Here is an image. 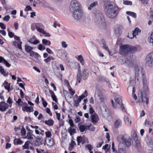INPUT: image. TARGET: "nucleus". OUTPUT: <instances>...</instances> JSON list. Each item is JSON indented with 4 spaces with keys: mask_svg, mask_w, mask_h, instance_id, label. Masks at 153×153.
Listing matches in <instances>:
<instances>
[{
    "mask_svg": "<svg viewBox=\"0 0 153 153\" xmlns=\"http://www.w3.org/2000/svg\"><path fill=\"white\" fill-rule=\"evenodd\" d=\"M103 7L106 16L109 18L114 19L119 13V7L113 1H105Z\"/></svg>",
    "mask_w": 153,
    "mask_h": 153,
    "instance_id": "obj_1",
    "label": "nucleus"
},
{
    "mask_svg": "<svg viewBox=\"0 0 153 153\" xmlns=\"http://www.w3.org/2000/svg\"><path fill=\"white\" fill-rule=\"evenodd\" d=\"M142 77L143 87L141 91L138 94V101L140 102H146V104H148L149 103V100L148 97H147V95L149 91L148 86V82L145 74H143V76Z\"/></svg>",
    "mask_w": 153,
    "mask_h": 153,
    "instance_id": "obj_2",
    "label": "nucleus"
},
{
    "mask_svg": "<svg viewBox=\"0 0 153 153\" xmlns=\"http://www.w3.org/2000/svg\"><path fill=\"white\" fill-rule=\"evenodd\" d=\"M94 14L95 23L99 26H104L105 25V21L104 17L101 12L99 10H97Z\"/></svg>",
    "mask_w": 153,
    "mask_h": 153,
    "instance_id": "obj_3",
    "label": "nucleus"
},
{
    "mask_svg": "<svg viewBox=\"0 0 153 153\" xmlns=\"http://www.w3.org/2000/svg\"><path fill=\"white\" fill-rule=\"evenodd\" d=\"M88 76L89 73L87 69H83L82 72L79 71V72H78L77 73L76 79L78 82L80 83L82 78L84 80L86 79Z\"/></svg>",
    "mask_w": 153,
    "mask_h": 153,
    "instance_id": "obj_4",
    "label": "nucleus"
},
{
    "mask_svg": "<svg viewBox=\"0 0 153 153\" xmlns=\"http://www.w3.org/2000/svg\"><path fill=\"white\" fill-rule=\"evenodd\" d=\"M134 71L135 73V77L136 80H137L139 81L140 80V76H143L142 68L140 66H135L134 67Z\"/></svg>",
    "mask_w": 153,
    "mask_h": 153,
    "instance_id": "obj_5",
    "label": "nucleus"
},
{
    "mask_svg": "<svg viewBox=\"0 0 153 153\" xmlns=\"http://www.w3.org/2000/svg\"><path fill=\"white\" fill-rule=\"evenodd\" d=\"M70 9L72 12L81 9L80 4L76 0H73L71 2Z\"/></svg>",
    "mask_w": 153,
    "mask_h": 153,
    "instance_id": "obj_6",
    "label": "nucleus"
},
{
    "mask_svg": "<svg viewBox=\"0 0 153 153\" xmlns=\"http://www.w3.org/2000/svg\"><path fill=\"white\" fill-rule=\"evenodd\" d=\"M146 65L149 67L153 66V51L149 53L145 59Z\"/></svg>",
    "mask_w": 153,
    "mask_h": 153,
    "instance_id": "obj_7",
    "label": "nucleus"
},
{
    "mask_svg": "<svg viewBox=\"0 0 153 153\" xmlns=\"http://www.w3.org/2000/svg\"><path fill=\"white\" fill-rule=\"evenodd\" d=\"M73 16L76 19L79 20L81 19L83 15V12L81 9L73 12Z\"/></svg>",
    "mask_w": 153,
    "mask_h": 153,
    "instance_id": "obj_8",
    "label": "nucleus"
},
{
    "mask_svg": "<svg viewBox=\"0 0 153 153\" xmlns=\"http://www.w3.org/2000/svg\"><path fill=\"white\" fill-rule=\"evenodd\" d=\"M57 56L63 60H65L67 59L68 53L64 50H57L56 51Z\"/></svg>",
    "mask_w": 153,
    "mask_h": 153,
    "instance_id": "obj_9",
    "label": "nucleus"
},
{
    "mask_svg": "<svg viewBox=\"0 0 153 153\" xmlns=\"http://www.w3.org/2000/svg\"><path fill=\"white\" fill-rule=\"evenodd\" d=\"M120 50L121 54H125L126 56H129L128 45H126L121 46L120 47Z\"/></svg>",
    "mask_w": 153,
    "mask_h": 153,
    "instance_id": "obj_10",
    "label": "nucleus"
},
{
    "mask_svg": "<svg viewBox=\"0 0 153 153\" xmlns=\"http://www.w3.org/2000/svg\"><path fill=\"white\" fill-rule=\"evenodd\" d=\"M33 48L28 45H25V50L26 52L29 53L30 56H33L34 55L35 52L32 51Z\"/></svg>",
    "mask_w": 153,
    "mask_h": 153,
    "instance_id": "obj_11",
    "label": "nucleus"
},
{
    "mask_svg": "<svg viewBox=\"0 0 153 153\" xmlns=\"http://www.w3.org/2000/svg\"><path fill=\"white\" fill-rule=\"evenodd\" d=\"M95 97H98V99L100 100L101 102H102L104 100V97L102 94L101 92L99 90H97L95 93Z\"/></svg>",
    "mask_w": 153,
    "mask_h": 153,
    "instance_id": "obj_12",
    "label": "nucleus"
},
{
    "mask_svg": "<svg viewBox=\"0 0 153 153\" xmlns=\"http://www.w3.org/2000/svg\"><path fill=\"white\" fill-rule=\"evenodd\" d=\"M118 149L119 153H126V148L123 143H120L118 146Z\"/></svg>",
    "mask_w": 153,
    "mask_h": 153,
    "instance_id": "obj_13",
    "label": "nucleus"
},
{
    "mask_svg": "<svg viewBox=\"0 0 153 153\" xmlns=\"http://www.w3.org/2000/svg\"><path fill=\"white\" fill-rule=\"evenodd\" d=\"M8 105L4 102H0V110L1 111H5L8 108Z\"/></svg>",
    "mask_w": 153,
    "mask_h": 153,
    "instance_id": "obj_14",
    "label": "nucleus"
},
{
    "mask_svg": "<svg viewBox=\"0 0 153 153\" xmlns=\"http://www.w3.org/2000/svg\"><path fill=\"white\" fill-rule=\"evenodd\" d=\"M91 119L92 123L95 124L97 123L99 120L98 115L95 113L91 115Z\"/></svg>",
    "mask_w": 153,
    "mask_h": 153,
    "instance_id": "obj_15",
    "label": "nucleus"
},
{
    "mask_svg": "<svg viewBox=\"0 0 153 153\" xmlns=\"http://www.w3.org/2000/svg\"><path fill=\"white\" fill-rule=\"evenodd\" d=\"M140 32V30L137 27L135 28L134 30L133 31L132 36V37H130L129 36H128L127 37L130 39H133L137 35H138V33Z\"/></svg>",
    "mask_w": 153,
    "mask_h": 153,
    "instance_id": "obj_16",
    "label": "nucleus"
},
{
    "mask_svg": "<svg viewBox=\"0 0 153 153\" xmlns=\"http://www.w3.org/2000/svg\"><path fill=\"white\" fill-rule=\"evenodd\" d=\"M43 140L42 137L38 136L36 137V143L35 145L39 146L42 144Z\"/></svg>",
    "mask_w": 153,
    "mask_h": 153,
    "instance_id": "obj_17",
    "label": "nucleus"
},
{
    "mask_svg": "<svg viewBox=\"0 0 153 153\" xmlns=\"http://www.w3.org/2000/svg\"><path fill=\"white\" fill-rule=\"evenodd\" d=\"M129 56H131V53H134L137 50V48L133 46L128 45Z\"/></svg>",
    "mask_w": 153,
    "mask_h": 153,
    "instance_id": "obj_18",
    "label": "nucleus"
},
{
    "mask_svg": "<svg viewBox=\"0 0 153 153\" xmlns=\"http://www.w3.org/2000/svg\"><path fill=\"white\" fill-rule=\"evenodd\" d=\"M46 142L47 145L51 146L54 144L53 140L52 138H48L46 140Z\"/></svg>",
    "mask_w": 153,
    "mask_h": 153,
    "instance_id": "obj_19",
    "label": "nucleus"
},
{
    "mask_svg": "<svg viewBox=\"0 0 153 153\" xmlns=\"http://www.w3.org/2000/svg\"><path fill=\"white\" fill-rule=\"evenodd\" d=\"M121 32V27L120 26H116L115 28L114 33L117 36H119Z\"/></svg>",
    "mask_w": 153,
    "mask_h": 153,
    "instance_id": "obj_20",
    "label": "nucleus"
},
{
    "mask_svg": "<svg viewBox=\"0 0 153 153\" xmlns=\"http://www.w3.org/2000/svg\"><path fill=\"white\" fill-rule=\"evenodd\" d=\"M98 3L97 1H95L91 3L88 6V9L90 10L93 9L97 5Z\"/></svg>",
    "mask_w": 153,
    "mask_h": 153,
    "instance_id": "obj_21",
    "label": "nucleus"
},
{
    "mask_svg": "<svg viewBox=\"0 0 153 153\" xmlns=\"http://www.w3.org/2000/svg\"><path fill=\"white\" fill-rule=\"evenodd\" d=\"M122 123V122L121 120L120 119H118L115 122L114 127L116 128H118L121 126Z\"/></svg>",
    "mask_w": 153,
    "mask_h": 153,
    "instance_id": "obj_22",
    "label": "nucleus"
},
{
    "mask_svg": "<svg viewBox=\"0 0 153 153\" xmlns=\"http://www.w3.org/2000/svg\"><path fill=\"white\" fill-rule=\"evenodd\" d=\"M82 22L85 24H87L90 22V18L88 16H85L82 19Z\"/></svg>",
    "mask_w": 153,
    "mask_h": 153,
    "instance_id": "obj_23",
    "label": "nucleus"
},
{
    "mask_svg": "<svg viewBox=\"0 0 153 153\" xmlns=\"http://www.w3.org/2000/svg\"><path fill=\"white\" fill-rule=\"evenodd\" d=\"M54 122L53 120L49 119L45 121V123L49 126H52L53 125Z\"/></svg>",
    "mask_w": 153,
    "mask_h": 153,
    "instance_id": "obj_24",
    "label": "nucleus"
},
{
    "mask_svg": "<svg viewBox=\"0 0 153 153\" xmlns=\"http://www.w3.org/2000/svg\"><path fill=\"white\" fill-rule=\"evenodd\" d=\"M3 85L5 89L7 90L8 92H9L10 89V84L8 83V82L6 81H5L3 83Z\"/></svg>",
    "mask_w": 153,
    "mask_h": 153,
    "instance_id": "obj_25",
    "label": "nucleus"
},
{
    "mask_svg": "<svg viewBox=\"0 0 153 153\" xmlns=\"http://www.w3.org/2000/svg\"><path fill=\"white\" fill-rule=\"evenodd\" d=\"M70 127L68 129V131L71 135H72L74 133H76V129Z\"/></svg>",
    "mask_w": 153,
    "mask_h": 153,
    "instance_id": "obj_26",
    "label": "nucleus"
},
{
    "mask_svg": "<svg viewBox=\"0 0 153 153\" xmlns=\"http://www.w3.org/2000/svg\"><path fill=\"white\" fill-rule=\"evenodd\" d=\"M117 139L118 141L120 142V143H121L122 141L124 142L126 141V139H125L124 136L122 135H119L117 137Z\"/></svg>",
    "mask_w": 153,
    "mask_h": 153,
    "instance_id": "obj_27",
    "label": "nucleus"
},
{
    "mask_svg": "<svg viewBox=\"0 0 153 153\" xmlns=\"http://www.w3.org/2000/svg\"><path fill=\"white\" fill-rule=\"evenodd\" d=\"M14 143L15 145H21L23 143L22 141L20 139H15L14 140Z\"/></svg>",
    "mask_w": 153,
    "mask_h": 153,
    "instance_id": "obj_28",
    "label": "nucleus"
},
{
    "mask_svg": "<svg viewBox=\"0 0 153 153\" xmlns=\"http://www.w3.org/2000/svg\"><path fill=\"white\" fill-rule=\"evenodd\" d=\"M124 120L126 124L128 126H130L131 123V121L129 120L128 116H126L124 117Z\"/></svg>",
    "mask_w": 153,
    "mask_h": 153,
    "instance_id": "obj_29",
    "label": "nucleus"
},
{
    "mask_svg": "<svg viewBox=\"0 0 153 153\" xmlns=\"http://www.w3.org/2000/svg\"><path fill=\"white\" fill-rule=\"evenodd\" d=\"M0 72L4 76H7L8 74V73H6L4 71V69L1 66H0Z\"/></svg>",
    "mask_w": 153,
    "mask_h": 153,
    "instance_id": "obj_30",
    "label": "nucleus"
},
{
    "mask_svg": "<svg viewBox=\"0 0 153 153\" xmlns=\"http://www.w3.org/2000/svg\"><path fill=\"white\" fill-rule=\"evenodd\" d=\"M114 100L119 105H120L122 103L121 99L118 96H116L114 98Z\"/></svg>",
    "mask_w": 153,
    "mask_h": 153,
    "instance_id": "obj_31",
    "label": "nucleus"
},
{
    "mask_svg": "<svg viewBox=\"0 0 153 153\" xmlns=\"http://www.w3.org/2000/svg\"><path fill=\"white\" fill-rule=\"evenodd\" d=\"M77 59L83 65L84 64V59L82 56L81 55H79L77 56Z\"/></svg>",
    "mask_w": 153,
    "mask_h": 153,
    "instance_id": "obj_32",
    "label": "nucleus"
},
{
    "mask_svg": "<svg viewBox=\"0 0 153 153\" xmlns=\"http://www.w3.org/2000/svg\"><path fill=\"white\" fill-rule=\"evenodd\" d=\"M126 13L134 18H136V14L133 12L131 11H127L126 12Z\"/></svg>",
    "mask_w": 153,
    "mask_h": 153,
    "instance_id": "obj_33",
    "label": "nucleus"
},
{
    "mask_svg": "<svg viewBox=\"0 0 153 153\" xmlns=\"http://www.w3.org/2000/svg\"><path fill=\"white\" fill-rule=\"evenodd\" d=\"M148 42L149 43H152L153 45V32L151 34L148 38Z\"/></svg>",
    "mask_w": 153,
    "mask_h": 153,
    "instance_id": "obj_34",
    "label": "nucleus"
},
{
    "mask_svg": "<svg viewBox=\"0 0 153 153\" xmlns=\"http://www.w3.org/2000/svg\"><path fill=\"white\" fill-rule=\"evenodd\" d=\"M42 43L44 45H50L51 44V42L50 41L45 39H42Z\"/></svg>",
    "mask_w": 153,
    "mask_h": 153,
    "instance_id": "obj_35",
    "label": "nucleus"
},
{
    "mask_svg": "<svg viewBox=\"0 0 153 153\" xmlns=\"http://www.w3.org/2000/svg\"><path fill=\"white\" fill-rule=\"evenodd\" d=\"M131 139L130 138H128L127 140L126 139V141L124 142L126 144V146L128 147L130 146L131 145Z\"/></svg>",
    "mask_w": 153,
    "mask_h": 153,
    "instance_id": "obj_36",
    "label": "nucleus"
},
{
    "mask_svg": "<svg viewBox=\"0 0 153 153\" xmlns=\"http://www.w3.org/2000/svg\"><path fill=\"white\" fill-rule=\"evenodd\" d=\"M79 129L80 131L82 132H84L86 128V126L84 125H80L79 127Z\"/></svg>",
    "mask_w": 153,
    "mask_h": 153,
    "instance_id": "obj_37",
    "label": "nucleus"
},
{
    "mask_svg": "<svg viewBox=\"0 0 153 153\" xmlns=\"http://www.w3.org/2000/svg\"><path fill=\"white\" fill-rule=\"evenodd\" d=\"M30 143V141H27L26 142L24 145L22 146L23 148L24 149H28Z\"/></svg>",
    "mask_w": 153,
    "mask_h": 153,
    "instance_id": "obj_38",
    "label": "nucleus"
},
{
    "mask_svg": "<svg viewBox=\"0 0 153 153\" xmlns=\"http://www.w3.org/2000/svg\"><path fill=\"white\" fill-rule=\"evenodd\" d=\"M54 58L52 56H49L44 60V61L46 63H48L50 62L51 60H54Z\"/></svg>",
    "mask_w": 153,
    "mask_h": 153,
    "instance_id": "obj_39",
    "label": "nucleus"
},
{
    "mask_svg": "<svg viewBox=\"0 0 153 153\" xmlns=\"http://www.w3.org/2000/svg\"><path fill=\"white\" fill-rule=\"evenodd\" d=\"M125 63L128 66H130L132 63V61L131 60L127 59L125 60Z\"/></svg>",
    "mask_w": 153,
    "mask_h": 153,
    "instance_id": "obj_40",
    "label": "nucleus"
},
{
    "mask_svg": "<svg viewBox=\"0 0 153 153\" xmlns=\"http://www.w3.org/2000/svg\"><path fill=\"white\" fill-rule=\"evenodd\" d=\"M51 96L53 100L54 101L57 102V99L56 97L54 94V93L53 92L51 94Z\"/></svg>",
    "mask_w": 153,
    "mask_h": 153,
    "instance_id": "obj_41",
    "label": "nucleus"
},
{
    "mask_svg": "<svg viewBox=\"0 0 153 153\" xmlns=\"http://www.w3.org/2000/svg\"><path fill=\"white\" fill-rule=\"evenodd\" d=\"M77 145H79L80 143L82 142V138L81 136H79L77 138Z\"/></svg>",
    "mask_w": 153,
    "mask_h": 153,
    "instance_id": "obj_42",
    "label": "nucleus"
},
{
    "mask_svg": "<svg viewBox=\"0 0 153 153\" xmlns=\"http://www.w3.org/2000/svg\"><path fill=\"white\" fill-rule=\"evenodd\" d=\"M26 138H27V139L32 140L33 139V138L32 134H30V133H27Z\"/></svg>",
    "mask_w": 153,
    "mask_h": 153,
    "instance_id": "obj_43",
    "label": "nucleus"
},
{
    "mask_svg": "<svg viewBox=\"0 0 153 153\" xmlns=\"http://www.w3.org/2000/svg\"><path fill=\"white\" fill-rule=\"evenodd\" d=\"M55 75L57 77L59 78L60 79H61L62 78V74L60 73L59 72L57 71L55 72Z\"/></svg>",
    "mask_w": 153,
    "mask_h": 153,
    "instance_id": "obj_44",
    "label": "nucleus"
},
{
    "mask_svg": "<svg viewBox=\"0 0 153 153\" xmlns=\"http://www.w3.org/2000/svg\"><path fill=\"white\" fill-rule=\"evenodd\" d=\"M123 4L125 5H131L132 4V2L131 1H129L126 0L123 1Z\"/></svg>",
    "mask_w": 153,
    "mask_h": 153,
    "instance_id": "obj_45",
    "label": "nucleus"
},
{
    "mask_svg": "<svg viewBox=\"0 0 153 153\" xmlns=\"http://www.w3.org/2000/svg\"><path fill=\"white\" fill-rule=\"evenodd\" d=\"M36 28L37 30L40 33H41L43 34L44 33H45V31L43 29H41L38 27H36Z\"/></svg>",
    "mask_w": 153,
    "mask_h": 153,
    "instance_id": "obj_46",
    "label": "nucleus"
},
{
    "mask_svg": "<svg viewBox=\"0 0 153 153\" xmlns=\"http://www.w3.org/2000/svg\"><path fill=\"white\" fill-rule=\"evenodd\" d=\"M134 141L136 143V145L137 146H138L139 145L140 141L138 140V137H136L134 138H133Z\"/></svg>",
    "mask_w": 153,
    "mask_h": 153,
    "instance_id": "obj_47",
    "label": "nucleus"
},
{
    "mask_svg": "<svg viewBox=\"0 0 153 153\" xmlns=\"http://www.w3.org/2000/svg\"><path fill=\"white\" fill-rule=\"evenodd\" d=\"M102 44L103 45V47L106 50L108 51V46L106 45L105 42L104 41H102Z\"/></svg>",
    "mask_w": 153,
    "mask_h": 153,
    "instance_id": "obj_48",
    "label": "nucleus"
},
{
    "mask_svg": "<svg viewBox=\"0 0 153 153\" xmlns=\"http://www.w3.org/2000/svg\"><path fill=\"white\" fill-rule=\"evenodd\" d=\"M21 134L23 136H24L25 135L26 131L25 129L24 128H23L21 129Z\"/></svg>",
    "mask_w": 153,
    "mask_h": 153,
    "instance_id": "obj_49",
    "label": "nucleus"
},
{
    "mask_svg": "<svg viewBox=\"0 0 153 153\" xmlns=\"http://www.w3.org/2000/svg\"><path fill=\"white\" fill-rule=\"evenodd\" d=\"M0 27L3 30L5 29L6 28V25L3 23L0 22Z\"/></svg>",
    "mask_w": 153,
    "mask_h": 153,
    "instance_id": "obj_50",
    "label": "nucleus"
},
{
    "mask_svg": "<svg viewBox=\"0 0 153 153\" xmlns=\"http://www.w3.org/2000/svg\"><path fill=\"white\" fill-rule=\"evenodd\" d=\"M94 70V72L96 74L97 73L99 72L100 71L99 68L97 66L95 67Z\"/></svg>",
    "mask_w": 153,
    "mask_h": 153,
    "instance_id": "obj_51",
    "label": "nucleus"
},
{
    "mask_svg": "<svg viewBox=\"0 0 153 153\" xmlns=\"http://www.w3.org/2000/svg\"><path fill=\"white\" fill-rule=\"evenodd\" d=\"M131 134L132 137L133 138H134L135 137H137L136 132L134 131H133L131 132Z\"/></svg>",
    "mask_w": 153,
    "mask_h": 153,
    "instance_id": "obj_52",
    "label": "nucleus"
},
{
    "mask_svg": "<svg viewBox=\"0 0 153 153\" xmlns=\"http://www.w3.org/2000/svg\"><path fill=\"white\" fill-rule=\"evenodd\" d=\"M46 136L48 138H51L50 137L51 136V132L50 131H47L45 132Z\"/></svg>",
    "mask_w": 153,
    "mask_h": 153,
    "instance_id": "obj_53",
    "label": "nucleus"
},
{
    "mask_svg": "<svg viewBox=\"0 0 153 153\" xmlns=\"http://www.w3.org/2000/svg\"><path fill=\"white\" fill-rule=\"evenodd\" d=\"M36 151L37 153H45L43 149H36Z\"/></svg>",
    "mask_w": 153,
    "mask_h": 153,
    "instance_id": "obj_54",
    "label": "nucleus"
},
{
    "mask_svg": "<svg viewBox=\"0 0 153 153\" xmlns=\"http://www.w3.org/2000/svg\"><path fill=\"white\" fill-rule=\"evenodd\" d=\"M62 45L63 48H66L68 47V45L66 44L65 41H63L62 42Z\"/></svg>",
    "mask_w": 153,
    "mask_h": 153,
    "instance_id": "obj_55",
    "label": "nucleus"
},
{
    "mask_svg": "<svg viewBox=\"0 0 153 153\" xmlns=\"http://www.w3.org/2000/svg\"><path fill=\"white\" fill-rule=\"evenodd\" d=\"M85 97V96L84 95H83V94H82V95L79 96V98L77 100H79V102H80L82 100L83 98H84Z\"/></svg>",
    "mask_w": 153,
    "mask_h": 153,
    "instance_id": "obj_56",
    "label": "nucleus"
},
{
    "mask_svg": "<svg viewBox=\"0 0 153 153\" xmlns=\"http://www.w3.org/2000/svg\"><path fill=\"white\" fill-rule=\"evenodd\" d=\"M69 123L70 125L71 126V127H74V124L73 120L71 119L69 120Z\"/></svg>",
    "mask_w": 153,
    "mask_h": 153,
    "instance_id": "obj_57",
    "label": "nucleus"
},
{
    "mask_svg": "<svg viewBox=\"0 0 153 153\" xmlns=\"http://www.w3.org/2000/svg\"><path fill=\"white\" fill-rule=\"evenodd\" d=\"M3 63L8 67H9L11 66V65L5 59L4 60Z\"/></svg>",
    "mask_w": 153,
    "mask_h": 153,
    "instance_id": "obj_58",
    "label": "nucleus"
},
{
    "mask_svg": "<svg viewBox=\"0 0 153 153\" xmlns=\"http://www.w3.org/2000/svg\"><path fill=\"white\" fill-rule=\"evenodd\" d=\"M110 149V147H108V144H106L102 147V149L108 150Z\"/></svg>",
    "mask_w": 153,
    "mask_h": 153,
    "instance_id": "obj_59",
    "label": "nucleus"
},
{
    "mask_svg": "<svg viewBox=\"0 0 153 153\" xmlns=\"http://www.w3.org/2000/svg\"><path fill=\"white\" fill-rule=\"evenodd\" d=\"M10 17L8 16H5L3 18V20L5 21H8L10 19Z\"/></svg>",
    "mask_w": 153,
    "mask_h": 153,
    "instance_id": "obj_60",
    "label": "nucleus"
},
{
    "mask_svg": "<svg viewBox=\"0 0 153 153\" xmlns=\"http://www.w3.org/2000/svg\"><path fill=\"white\" fill-rule=\"evenodd\" d=\"M31 10V7L29 5H27L26 6L25 8V10L26 11H29Z\"/></svg>",
    "mask_w": 153,
    "mask_h": 153,
    "instance_id": "obj_61",
    "label": "nucleus"
},
{
    "mask_svg": "<svg viewBox=\"0 0 153 153\" xmlns=\"http://www.w3.org/2000/svg\"><path fill=\"white\" fill-rule=\"evenodd\" d=\"M104 142L103 140H102L101 142H99L98 144L97 145L96 147L97 148L100 147L102 144H103Z\"/></svg>",
    "mask_w": 153,
    "mask_h": 153,
    "instance_id": "obj_62",
    "label": "nucleus"
},
{
    "mask_svg": "<svg viewBox=\"0 0 153 153\" xmlns=\"http://www.w3.org/2000/svg\"><path fill=\"white\" fill-rule=\"evenodd\" d=\"M8 36L10 37L11 38H13L14 36L13 33L12 32H9Z\"/></svg>",
    "mask_w": 153,
    "mask_h": 153,
    "instance_id": "obj_63",
    "label": "nucleus"
},
{
    "mask_svg": "<svg viewBox=\"0 0 153 153\" xmlns=\"http://www.w3.org/2000/svg\"><path fill=\"white\" fill-rule=\"evenodd\" d=\"M57 26L59 27L60 26V24L56 22H54V27L55 28H56Z\"/></svg>",
    "mask_w": 153,
    "mask_h": 153,
    "instance_id": "obj_64",
    "label": "nucleus"
}]
</instances>
